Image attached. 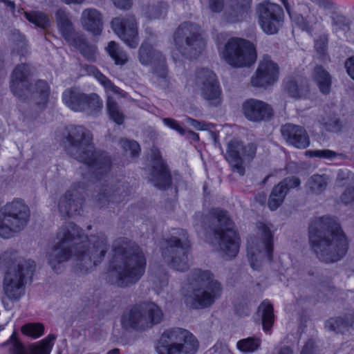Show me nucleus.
<instances>
[{
	"mask_svg": "<svg viewBox=\"0 0 354 354\" xmlns=\"http://www.w3.org/2000/svg\"><path fill=\"white\" fill-rule=\"evenodd\" d=\"M330 27L335 35L341 42L354 43V35L351 30V19L346 15L333 12L330 16Z\"/></svg>",
	"mask_w": 354,
	"mask_h": 354,
	"instance_id": "obj_23",
	"label": "nucleus"
},
{
	"mask_svg": "<svg viewBox=\"0 0 354 354\" xmlns=\"http://www.w3.org/2000/svg\"><path fill=\"white\" fill-rule=\"evenodd\" d=\"M64 104L74 111L85 110L86 95L80 93L77 89H66L62 94Z\"/></svg>",
	"mask_w": 354,
	"mask_h": 354,
	"instance_id": "obj_30",
	"label": "nucleus"
},
{
	"mask_svg": "<svg viewBox=\"0 0 354 354\" xmlns=\"http://www.w3.org/2000/svg\"><path fill=\"white\" fill-rule=\"evenodd\" d=\"M115 196V194H113L111 196H108L106 193H104L100 194L97 198V203L99 207H103L106 205L109 198H110L113 201H115L114 198ZM115 201H117L115 200Z\"/></svg>",
	"mask_w": 354,
	"mask_h": 354,
	"instance_id": "obj_60",
	"label": "nucleus"
},
{
	"mask_svg": "<svg viewBox=\"0 0 354 354\" xmlns=\"http://www.w3.org/2000/svg\"><path fill=\"white\" fill-rule=\"evenodd\" d=\"M111 26L113 31L126 44H130L137 41V24L133 17L114 18L111 21Z\"/></svg>",
	"mask_w": 354,
	"mask_h": 354,
	"instance_id": "obj_22",
	"label": "nucleus"
},
{
	"mask_svg": "<svg viewBox=\"0 0 354 354\" xmlns=\"http://www.w3.org/2000/svg\"><path fill=\"white\" fill-rule=\"evenodd\" d=\"M55 338L54 335H48L39 344L32 346L29 354H49Z\"/></svg>",
	"mask_w": 354,
	"mask_h": 354,
	"instance_id": "obj_41",
	"label": "nucleus"
},
{
	"mask_svg": "<svg viewBox=\"0 0 354 354\" xmlns=\"http://www.w3.org/2000/svg\"><path fill=\"white\" fill-rule=\"evenodd\" d=\"M73 194L71 191H68L59 201V211L62 215H71L73 212L77 211V203L74 199H72Z\"/></svg>",
	"mask_w": 354,
	"mask_h": 354,
	"instance_id": "obj_34",
	"label": "nucleus"
},
{
	"mask_svg": "<svg viewBox=\"0 0 354 354\" xmlns=\"http://www.w3.org/2000/svg\"><path fill=\"white\" fill-rule=\"evenodd\" d=\"M55 17L58 28L66 42L86 44L84 36L75 31L69 12L64 9H59L55 13Z\"/></svg>",
	"mask_w": 354,
	"mask_h": 354,
	"instance_id": "obj_21",
	"label": "nucleus"
},
{
	"mask_svg": "<svg viewBox=\"0 0 354 354\" xmlns=\"http://www.w3.org/2000/svg\"><path fill=\"white\" fill-rule=\"evenodd\" d=\"M306 153L310 157H317L326 160H333L337 157L345 158L344 154L337 153L335 151L330 149L310 150L307 151Z\"/></svg>",
	"mask_w": 354,
	"mask_h": 354,
	"instance_id": "obj_46",
	"label": "nucleus"
},
{
	"mask_svg": "<svg viewBox=\"0 0 354 354\" xmlns=\"http://www.w3.org/2000/svg\"><path fill=\"white\" fill-rule=\"evenodd\" d=\"M190 285L192 292L186 297L185 302L194 309L210 307L222 295L221 283L209 270L198 269L193 271Z\"/></svg>",
	"mask_w": 354,
	"mask_h": 354,
	"instance_id": "obj_6",
	"label": "nucleus"
},
{
	"mask_svg": "<svg viewBox=\"0 0 354 354\" xmlns=\"http://www.w3.org/2000/svg\"><path fill=\"white\" fill-rule=\"evenodd\" d=\"M106 106L111 118L118 124H121L123 122L124 116L118 109L117 103L110 97L107 99Z\"/></svg>",
	"mask_w": 354,
	"mask_h": 354,
	"instance_id": "obj_45",
	"label": "nucleus"
},
{
	"mask_svg": "<svg viewBox=\"0 0 354 354\" xmlns=\"http://www.w3.org/2000/svg\"><path fill=\"white\" fill-rule=\"evenodd\" d=\"M162 319L163 313L158 305L143 302L125 312L121 317V324L126 329L145 330L160 323Z\"/></svg>",
	"mask_w": 354,
	"mask_h": 354,
	"instance_id": "obj_9",
	"label": "nucleus"
},
{
	"mask_svg": "<svg viewBox=\"0 0 354 354\" xmlns=\"http://www.w3.org/2000/svg\"><path fill=\"white\" fill-rule=\"evenodd\" d=\"M198 342L189 330L181 328L165 330L156 347L158 354H194Z\"/></svg>",
	"mask_w": 354,
	"mask_h": 354,
	"instance_id": "obj_7",
	"label": "nucleus"
},
{
	"mask_svg": "<svg viewBox=\"0 0 354 354\" xmlns=\"http://www.w3.org/2000/svg\"><path fill=\"white\" fill-rule=\"evenodd\" d=\"M30 209L21 199H15L0 208V236L9 239L28 223Z\"/></svg>",
	"mask_w": 354,
	"mask_h": 354,
	"instance_id": "obj_8",
	"label": "nucleus"
},
{
	"mask_svg": "<svg viewBox=\"0 0 354 354\" xmlns=\"http://www.w3.org/2000/svg\"><path fill=\"white\" fill-rule=\"evenodd\" d=\"M285 91L290 97L300 98L305 95L308 90L303 86H299L297 82L290 80L286 82Z\"/></svg>",
	"mask_w": 354,
	"mask_h": 354,
	"instance_id": "obj_42",
	"label": "nucleus"
},
{
	"mask_svg": "<svg viewBox=\"0 0 354 354\" xmlns=\"http://www.w3.org/2000/svg\"><path fill=\"white\" fill-rule=\"evenodd\" d=\"M325 327L328 330L337 333H344L350 328L354 329V315L346 317V320L340 317L330 318L326 322Z\"/></svg>",
	"mask_w": 354,
	"mask_h": 354,
	"instance_id": "obj_33",
	"label": "nucleus"
},
{
	"mask_svg": "<svg viewBox=\"0 0 354 354\" xmlns=\"http://www.w3.org/2000/svg\"><path fill=\"white\" fill-rule=\"evenodd\" d=\"M257 230L262 240L250 237L248 240L247 247L248 259L254 270H257L261 266L264 257H266L270 261L272 254V232L270 226L259 223Z\"/></svg>",
	"mask_w": 354,
	"mask_h": 354,
	"instance_id": "obj_12",
	"label": "nucleus"
},
{
	"mask_svg": "<svg viewBox=\"0 0 354 354\" xmlns=\"http://www.w3.org/2000/svg\"><path fill=\"white\" fill-rule=\"evenodd\" d=\"M257 147L253 143L243 145L238 140H232L227 144L225 159L233 171L243 176L245 173L243 160L250 161L256 154Z\"/></svg>",
	"mask_w": 354,
	"mask_h": 354,
	"instance_id": "obj_16",
	"label": "nucleus"
},
{
	"mask_svg": "<svg viewBox=\"0 0 354 354\" xmlns=\"http://www.w3.org/2000/svg\"><path fill=\"white\" fill-rule=\"evenodd\" d=\"M212 215L216 220L218 226L214 230L215 237L218 240L220 249L230 257H234L239 248V239L234 229V224L225 212L213 209Z\"/></svg>",
	"mask_w": 354,
	"mask_h": 354,
	"instance_id": "obj_11",
	"label": "nucleus"
},
{
	"mask_svg": "<svg viewBox=\"0 0 354 354\" xmlns=\"http://www.w3.org/2000/svg\"><path fill=\"white\" fill-rule=\"evenodd\" d=\"M341 201L344 204H354V188L346 189L342 194Z\"/></svg>",
	"mask_w": 354,
	"mask_h": 354,
	"instance_id": "obj_55",
	"label": "nucleus"
},
{
	"mask_svg": "<svg viewBox=\"0 0 354 354\" xmlns=\"http://www.w3.org/2000/svg\"><path fill=\"white\" fill-rule=\"evenodd\" d=\"M68 131V151L72 156L90 167L93 173L102 174L109 169L110 160L95 152L89 131L82 126H71Z\"/></svg>",
	"mask_w": 354,
	"mask_h": 354,
	"instance_id": "obj_4",
	"label": "nucleus"
},
{
	"mask_svg": "<svg viewBox=\"0 0 354 354\" xmlns=\"http://www.w3.org/2000/svg\"><path fill=\"white\" fill-rule=\"evenodd\" d=\"M106 50L116 64L122 65L126 63L127 60V55L119 49L118 46H107Z\"/></svg>",
	"mask_w": 354,
	"mask_h": 354,
	"instance_id": "obj_48",
	"label": "nucleus"
},
{
	"mask_svg": "<svg viewBox=\"0 0 354 354\" xmlns=\"http://www.w3.org/2000/svg\"><path fill=\"white\" fill-rule=\"evenodd\" d=\"M243 111L244 115L253 122L268 119L273 114L272 109L269 104L255 99L245 102L243 104Z\"/></svg>",
	"mask_w": 354,
	"mask_h": 354,
	"instance_id": "obj_27",
	"label": "nucleus"
},
{
	"mask_svg": "<svg viewBox=\"0 0 354 354\" xmlns=\"http://www.w3.org/2000/svg\"><path fill=\"white\" fill-rule=\"evenodd\" d=\"M292 23L302 31L306 32L311 36L316 44H327L329 41V35L324 26L319 22L315 10L304 16L301 14H295L292 17Z\"/></svg>",
	"mask_w": 354,
	"mask_h": 354,
	"instance_id": "obj_17",
	"label": "nucleus"
},
{
	"mask_svg": "<svg viewBox=\"0 0 354 354\" xmlns=\"http://www.w3.org/2000/svg\"><path fill=\"white\" fill-rule=\"evenodd\" d=\"M280 1L284 6L286 12H288V14L291 19H292V17L295 14H301L302 16H304L305 15H306L308 13H311L313 10H315V9L308 3H301L299 5L298 10L291 11L290 6L288 3V0H280Z\"/></svg>",
	"mask_w": 354,
	"mask_h": 354,
	"instance_id": "obj_47",
	"label": "nucleus"
},
{
	"mask_svg": "<svg viewBox=\"0 0 354 354\" xmlns=\"http://www.w3.org/2000/svg\"><path fill=\"white\" fill-rule=\"evenodd\" d=\"M313 3H315L320 8H329L331 3L329 0H310Z\"/></svg>",
	"mask_w": 354,
	"mask_h": 354,
	"instance_id": "obj_64",
	"label": "nucleus"
},
{
	"mask_svg": "<svg viewBox=\"0 0 354 354\" xmlns=\"http://www.w3.org/2000/svg\"><path fill=\"white\" fill-rule=\"evenodd\" d=\"M253 0H230L229 8L224 13L225 19L230 23L242 21L252 8Z\"/></svg>",
	"mask_w": 354,
	"mask_h": 354,
	"instance_id": "obj_28",
	"label": "nucleus"
},
{
	"mask_svg": "<svg viewBox=\"0 0 354 354\" xmlns=\"http://www.w3.org/2000/svg\"><path fill=\"white\" fill-rule=\"evenodd\" d=\"M186 122L196 130L201 131L206 129V125L204 122L197 121L191 118H187Z\"/></svg>",
	"mask_w": 354,
	"mask_h": 354,
	"instance_id": "obj_59",
	"label": "nucleus"
},
{
	"mask_svg": "<svg viewBox=\"0 0 354 354\" xmlns=\"http://www.w3.org/2000/svg\"><path fill=\"white\" fill-rule=\"evenodd\" d=\"M261 340L259 338L248 337L239 340L236 346L243 353H250L257 351L261 346Z\"/></svg>",
	"mask_w": 354,
	"mask_h": 354,
	"instance_id": "obj_40",
	"label": "nucleus"
},
{
	"mask_svg": "<svg viewBox=\"0 0 354 354\" xmlns=\"http://www.w3.org/2000/svg\"><path fill=\"white\" fill-rule=\"evenodd\" d=\"M82 55L89 61L95 59V49L93 46H77Z\"/></svg>",
	"mask_w": 354,
	"mask_h": 354,
	"instance_id": "obj_52",
	"label": "nucleus"
},
{
	"mask_svg": "<svg viewBox=\"0 0 354 354\" xmlns=\"http://www.w3.org/2000/svg\"><path fill=\"white\" fill-rule=\"evenodd\" d=\"M26 19L35 26L46 30L50 26V21L47 15L41 12H25Z\"/></svg>",
	"mask_w": 354,
	"mask_h": 354,
	"instance_id": "obj_36",
	"label": "nucleus"
},
{
	"mask_svg": "<svg viewBox=\"0 0 354 354\" xmlns=\"http://www.w3.org/2000/svg\"><path fill=\"white\" fill-rule=\"evenodd\" d=\"M162 122L165 126L176 131L181 136L185 135L186 131L178 124V122L176 120L170 118H164L162 120Z\"/></svg>",
	"mask_w": 354,
	"mask_h": 354,
	"instance_id": "obj_53",
	"label": "nucleus"
},
{
	"mask_svg": "<svg viewBox=\"0 0 354 354\" xmlns=\"http://www.w3.org/2000/svg\"><path fill=\"white\" fill-rule=\"evenodd\" d=\"M57 238V243L47 255L48 262L55 272L62 263L73 258L76 271L80 274L87 273L103 261L109 249L104 234L88 237L72 223L62 227Z\"/></svg>",
	"mask_w": 354,
	"mask_h": 354,
	"instance_id": "obj_1",
	"label": "nucleus"
},
{
	"mask_svg": "<svg viewBox=\"0 0 354 354\" xmlns=\"http://www.w3.org/2000/svg\"><path fill=\"white\" fill-rule=\"evenodd\" d=\"M325 129L328 131L337 132L340 130L341 124L338 120L331 118L326 122H323Z\"/></svg>",
	"mask_w": 354,
	"mask_h": 354,
	"instance_id": "obj_54",
	"label": "nucleus"
},
{
	"mask_svg": "<svg viewBox=\"0 0 354 354\" xmlns=\"http://www.w3.org/2000/svg\"><path fill=\"white\" fill-rule=\"evenodd\" d=\"M167 9L165 3H159L156 6H148L143 8L145 15L149 19H158L165 13Z\"/></svg>",
	"mask_w": 354,
	"mask_h": 354,
	"instance_id": "obj_43",
	"label": "nucleus"
},
{
	"mask_svg": "<svg viewBox=\"0 0 354 354\" xmlns=\"http://www.w3.org/2000/svg\"><path fill=\"white\" fill-rule=\"evenodd\" d=\"M279 68L268 55H264L260 60L255 75L251 78L254 86L264 87L276 82L279 78Z\"/></svg>",
	"mask_w": 354,
	"mask_h": 354,
	"instance_id": "obj_19",
	"label": "nucleus"
},
{
	"mask_svg": "<svg viewBox=\"0 0 354 354\" xmlns=\"http://www.w3.org/2000/svg\"><path fill=\"white\" fill-rule=\"evenodd\" d=\"M10 344V349L13 354H26L24 347L18 341L15 339L11 342Z\"/></svg>",
	"mask_w": 354,
	"mask_h": 354,
	"instance_id": "obj_57",
	"label": "nucleus"
},
{
	"mask_svg": "<svg viewBox=\"0 0 354 354\" xmlns=\"http://www.w3.org/2000/svg\"><path fill=\"white\" fill-rule=\"evenodd\" d=\"M179 237H172L166 241L167 246L162 251L163 257L167 260V257L171 254L170 266L175 270L180 272L189 268L188 250L189 243L187 233L183 230H178Z\"/></svg>",
	"mask_w": 354,
	"mask_h": 354,
	"instance_id": "obj_14",
	"label": "nucleus"
},
{
	"mask_svg": "<svg viewBox=\"0 0 354 354\" xmlns=\"http://www.w3.org/2000/svg\"><path fill=\"white\" fill-rule=\"evenodd\" d=\"M12 40L17 43H24L26 39L24 35H21L18 30H15L12 33Z\"/></svg>",
	"mask_w": 354,
	"mask_h": 354,
	"instance_id": "obj_62",
	"label": "nucleus"
},
{
	"mask_svg": "<svg viewBox=\"0 0 354 354\" xmlns=\"http://www.w3.org/2000/svg\"><path fill=\"white\" fill-rule=\"evenodd\" d=\"M262 311V324L265 330H269L274 323L273 307L267 301H264L259 308Z\"/></svg>",
	"mask_w": 354,
	"mask_h": 354,
	"instance_id": "obj_39",
	"label": "nucleus"
},
{
	"mask_svg": "<svg viewBox=\"0 0 354 354\" xmlns=\"http://www.w3.org/2000/svg\"><path fill=\"white\" fill-rule=\"evenodd\" d=\"M28 68L25 64L17 66L13 71L11 79V90L12 93L21 100L24 96L32 95L37 104L44 106L46 104L49 94V86L45 81L39 80L35 85L27 86L26 78Z\"/></svg>",
	"mask_w": 354,
	"mask_h": 354,
	"instance_id": "obj_10",
	"label": "nucleus"
},
{
	"mask_svg": "<svg viewBox=\"0 0 354 354\" xmlns=\"http://www.w3.org/2000/svg\"><path fill=\"white\" fill-rule=\"evenodd\" d=\"M196 85L201 91L202 97L209 104L218 105L221 102V89L216 74L208 69L197 71Z\"/></svg>",
	"mask_w": 354,
	"mask_h": 354,
	"instance_id": "obj_18",
	"label": "nucleus"
},
{
	"mask_svg": "<svg viewBox=\"0 0 354 354\" xmlns=\"http://www.w3.org/2000/svg\"><path fill=\"white\" fill-rule=\"evenodd\" d=\"M256 15L259 26L267 35L277 34L283 26L284 12L282 7L270 0H264L257 5Z\"/></svg>",
	"mask_w": 354,
	"mask_h": 354,
	"instance_id": "obj_13",
	"label": "nucleus"
},
{
	"mask_svg": "<svg viewBox=\"0 0 354 354\" xmlns=\"http://www.w3.org/2000/svg\"><path fill=\"white\" fill-rule=\"evenodd\" d=\"M327 177L326 175L314 174L308 180L306 188L313 194H320L326 187Z\"/></svg>",
	"mask_w": 354,
	"mask_h": 354,
	"instance_id": "obj_35",
	"label": "nucleus"
},
{
	"mask_svg": "<svg viewBox=\"0 0 354 354\" xmlns=\"http://www.w3.org/2000/svg\"><path fill=\"white\" fill-rule=\"evenodd\" d=\"M218 39L219 44H253L251 41H248L239 37H229L226 33H221Z\"/></svg>",
	"mask_w": 354,
	"mask_h": 354,
	"instance_id": "obj_50",
	"label": "nucleus"
},
{
	"mask_svg": "<svg viewBox=\"0 0 354 354\" xmlns=\"http://www.w3.org/2000/svg\"><path fill=\"white\" fill-rule=\"evenodd\" d=\"M350 173L347 170L340 169L338 171L337 180L338 181H342L344 180H349Z\"/></svg>",
	"mask_w": 354,
	"mask_h": 354,
	"instance_id": "obj_63",
	"label": "nucleus"
},
{
	"mask_svg": "<svg viewBox=\"0 0 354 354\" xmlns=\"http://www.w3.org/2000/svg\"><path fill=\"white\" fill-rule=\"evenodd\" d=\"M102 107V101L96 94L90 95H86L85 102V110L89 109L91 111H95L101 109Z\"/></svg>",
	"mask_w": 354,
	"mask_h": 354,
	"instance_id": "obj_49",
	"label": "nucleus"
},
{
	"mask_svg": "<svg viewBox=\"0 0 354 354\" xmlns=\"http://www.w3.org/2000/svg\"><path fill=\"white\" fill-rule=\"evenodd\" d=\"M218 51L227 64L236 68L250 66L257 58L254 46H220Z\"/></svg>",
	"mask_w": 354,
	"mask_h": 354,
	"instance_id": "obj_15",
	"label": "nucleus"
},
{
	"mask_svg": "<svg viewBox=\"0 0 354 354\" xmlns=\"http://www.w3.org/2000/svg\"><path fill=\"white\" fill-rule=\"evenodd\" d=\"M110 274L119 287L136 283L145 272L146 259L141 249L126 238L116 239L112 246Z\"/></svg>",
	"mask_w": 354,
	"mask_h": 354,
	"instance_id": "obj_2",
	"label": "nucleus"
},
{
	"mask_svg": "<svg viewBox=\"0 0 354 354\" xmlns=\"http://www.w3.org/2000/svg\"><path fill=\"white\" fill-rule=\"evenodd\" d=\"M121 147L126 152L129 151L131 156L135 157L140 153V148L138 143L133 140H122L120 142Z\"/></svg>",
	"mask_w": 354,
	"mask_h": 354,
	"instance_id": "obj_51",
	"label": "nucleus"
},
{
	"mask_svg": "<svg viewBox=\"0 0 354 354\" xmlns=\"http://www.w3.org/2000/svg\"><path fill=\"white\" fill-rule=\"evenodd\" d=\"M115 7L122 9L128 10L131 7V0H112Z\"/></svg>",
	"mask_w": 354,
	"mask_h": 354,
	"instance_id": "obj_58",
	"label": "nucleus"
},
{
	"mask_svg": "<svg viewBox=\"0 0 354 354\" xmlns=\"http://www.w3.org/2000/svg\"><path fill=\"white\" fill-rule=\"evenodd\" d=\"M309 240L317 257L326 263L340 260L348 250V241L344 233L329 217L318 218L311 223Z\"/></svg>",
	"mask_w": 354,
	"mask_h": 354,
	"instance_id": "obj_3",
	"label": "nucleus"
},
{
	"mask_svg": "<svg viewBox=\"0 0 354 354\" xmlns=\"http://www.w3.org/2000/svg\"><path fill=\"white\" fill-rule=\"evenodd\" d=\"M348 74L354 80V57L348 59L345 64Z\"/></svg>",
	"mask_w": 354,
	"mask_h": 354,
	"instance_id": "obj_61",
	"label": "nucleus"
},
{
	"mask_svg": "<svg viewBox=\"0 0 354 354\" xmlns=\"http://www.w3.org/2000/svg\"><path fill=\"white\" fill-rule=\"evenodd\" d=\"M283 138L290 145L298 149H306L310 145V138L301 126L286 124L281 128Z\"/></svg>",
	"mask_w": 354,
	"mask_h": 354,
	"instance_id": "obj_24",
	"label": "nucleus"
},
{
	"mask_svg": "<svg viewBox=\"0 0 354 354\" xmlns=\"http://www.w3.org/2000/svg\"><path fill=\"white\" fill-rule=\"evenodd\" d=\"M149 169V179L154 186L159 189H165L170 186L171 176L158 149L151 150V166Z\"/></svg>",
	"mask_w": 354,
	"mask_h": 354,
	"instance_id": "obj_20",
	"label": "nucleus"
},
{
	"mask_svg": "<svg viewBox=\"0 0 354 354\" xmlns=\"http://www.w3.org/2000/svg\"><path fill=\"white\" fill-rule=\"evenodd\" d=\"M209 8L213 12H221L225 6L224 0H208Z\"/></svg>",
	"mask_w": 354,
	"mask_h": 354,
	"instance_id": "obj_56",
	"label": "nucleus"
},
{
	"mask_svg": "<svg viewBox=\"0 0 354 354\" xmlns=\"http://www.w3.org/2000/svg\"><path fill=\"white\" fill-rule=\"evenodd\" d=\"M300 184L299 178L292 176L285 178L276 185L272 189L268 199V205L270 209H277L283 202L288 192L290 189L299 187Z\"/></svg>",
	"mask_w": 354,
	"mask_h": 354,
	"instance_id": "obj_26",
	"label": "nucleus"
},
{
	"mask_svg": "<svg viewBox=\"0 0 354 354\" xmlns=\"http://www.w3.org/2000/svg\"><path fill=\"white\" fill-rule=\"evenodd\" d=\"M139 59L142 64L148 65L151 63L156 64L158 62L161 65L162 73L160 75L165 76L166 74V67L165 65V58L159 53H155L152 51L151 46H141L139 50Z\"/></svg>",
	"mask_w": 354,
	"mask_h": 354,
	"instance_id": "obj_31",
	"label": "nucleus"
},
{
	"mask_svg": "<svg viewBox=\"0 0 354 354\" xmlns=\"http://www.w3.org/2000/svg\"><path fill=\"white\" fill-rule=\"evenodd\" d=\"M0 266L8 268L3 279V290L11 299L24 294V279L31 277L35 268L32 260L20 259L16 251H6L0 255Z\"/></svg>",
	"mask_w": 354,
	"mask_h": 354,
	"instance_id": "obj_5",
	"label": "nucleus"
},
{
	"mask_svg": "<svg viewBox=\"0 0 354 354\" xmlns=\"http://www.w3.org/2000/svg\"><path fill=\"white\" fill-rule=\"evenodd\" d=\"M200 51L196 46H176L172 53L174 59H180L179 54H181V56L186 59H196Z\"/></svg>",
	"mask_w": 354,
	"mask_h": 354,
	"instance_id": "obj_37",
	"label": "nucleus"
},
{
	"mask_svg": "<svg viewBox=\"0 0 354 354\" xmlns=\"http://www.w3.org/2000/svg\"><path fill=\"white\" fill-rule=\"evenodd\" d=\"M21 330L26 335L36 339L44 334V327L40 323H29L24 325Z\"/></svg>",
	"mask_w": 354,
	"mask_h": 354,
	"instance_id": "obj_44",
	"label": "nucleus"
},
{
	"mask_svg": "<svg viewBox=\"0 0 354 354\" xmlns=\"http://www.w3.org/2000/svg\"><path fill=\"white\" fill-rule=\"evenodd\" d=\"M313 79L323 94L329 93L331 87V77L327 71L321 66H317L314 69Z\"/></svg>",
	"mask_w": 354,
	"mask_h": 354,
	"instance_id": "obj_32",
	"label": "nucleus"
},
{
	"mask_svg": "<svg viewBox=\"0 0 354 354\" xmlns=\"http://www.w3.org/2000/svg\"><path fill=\"white\" fill-rule=\"evenodd\" d=\"M87 70L89 73L93 75L98 82L104 87L106 91H110L116 94L120 93V88L115 86L111 80L104 76L95 67L91 66L88 67Z\"/></svg>",
	"mask_w": 354,
	"mask_h": 354,
	"instance_id": "obj_38",
	"label": "nucleus"
},
{
	"mask_svg": "<svg viewBox=\"0 0 354 354\" xmlns=\"http://www.w3.org/2000/svg\"><path fill=\"white\" fill-rule=\"evenodd\" d=\"M81 23L83 27L94 35H100L102 30V19L100 12L95 8H87L82 11Z\"/></svg>",
	"mask_w": 354,
	"mask_h": 354,
	"instance_id": "obj_29",
	"label": "nucleus"
},
{
	"mask_svg": "<svg viewBox=\"0 0 354 354\" xmlns=\"http://www.w3.org/2000/svg\"><path fill=\"white\" fill-rule=\"evenodd\" d=\"M176 44H193L204 42V33L201 27L192 22L181 24L174 33Z\"/></svg>",
	"mask_w": 354,
	"mask_h": 354,
	"instance_id": "obj_25",
	"label": "nucleus"
}]
</instances>
